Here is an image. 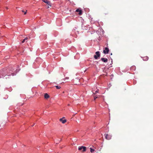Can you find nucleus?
I'll list each match as a JSON object with an SVG mask.
<instances>
[{"label": "nucleus", "mask_w": 153, "mask_h": 153, "mask_svg": "<svg viewBox=\"0 0 153 153\" xmlns=\"http://www.w3.org/2000/svg\"><path fill=\"white\" fill-rule=\"evenodd\" d=\"M136 67L134 65L132 66L130 68V70L132 71H134L136 70Z\"/></svg>", "instance_id": "17"}, {"label": "nucleus", "mask_w": 153, "mask_h": 153, "mask_svg": "<svg viewBox=\"0 0 153 153\" xmlns=\"http://www.w3.org/2000/svg\"><path fill=\"white\" fill-rule=\"evenodd\" d=\"M42 1L45 3H46L48 5H49L51 7L52 4L50 1H48V0H43Z\"/></svg>", "instance_id": "13"}, {"label": "nucleus", "mask_w": 153, "mask_h": 153, "mask_svg": "<svg viewBox=\"0 0 153 153\" xmlns=\"http://www.w3.org/2000/svg\"><path fill=\"white\" fill-rule=\"evenodd\" d=\"M24 39L26 40H27L28 39L27 37H26Z\"/></svg>", "instance_id": "33"}, {"label": "nucleus", "mask_w": 153, "mask_h": 153, "mask_svg": "<svg viewBox=\"0 0 153 153\" xmlns=\"http://www.w3.org/2000/svg\"><path fill=\"white\" fill-rule=\"evenodd\" d=\"M114 77V75L113 74H111L110 75L111 79H112Z\"/></svg>", "instance_id": "29"}, {"label": "nucleus", "mask_w": 153, "mask_h": 153, "mask_svg": "<svg viewBox=\"0 0 153 153\" xmlns=\"http://www.w3.org/2000/svg\"><path fill=\"white\" fill-rule=\"evenodd\" d=\"M95 31L92 27H90L88 32L90 33L91 34L94 33Z\"/></svg>", "instance_id": "11"}, {"label": "nucleus", "mask_w": 153, "mask_h": 153, "mask_svg": "<svg viewBox=\"0 0 153 153\" xmlns=\"http://www.w3.org/2000/svg\"><path fill=\"white\" fill-rule=\"evenodd\" d=\"M79 31L78 30L77 28L76 27H75L72 30L71 33V35L72 36L75 38L77 37V35L78 34Z\"/></svg>", "instance_id": "2"}, {"label": "nucleus", "mask_w": 153, "mask_h": 153, "mask_svg": "<svg viewBox=\"0 0 153 153\" xmlns=\"http://www.w3.org/2000/svg\"><path fill=\"white\" fill-rule=\"evenodd\" d=\"M141 57L143 59V60L144 61H147L149 59V57L147 56H145L144 57L141 56Z\"/></svg>", "instance_id": "14"}, {"label": "nucleus", "mask_w": 153, "mask_h": 153, "mask_svg": "<svg viewBox=\"0 0 153 153\" xmlns=\"http://www.w3.org/2000/svg\"><path fill=\"white\" fill-rule=\"evenodd\" d=\"M68 106H70V104H68Z\"/></svg>", "instance_id": "39"}, {"label": "nucleus", "mask_w": 153, "mask_h": 153, "mask_svg": "<svg viewBox=\"0 0 153 153\" xmlns=\"http://www.w3.org/2000/svg\"><path fill=\"white\" fill-rule=\"evenodd\" d=\"M84 10L87 13L90 10L89 9H88V8H85Z\"/></svg>", "instance_id": "23"}, {"label": "nucleus", "mask_w": 153, "mask_h": 153, "mask_svg": "<svg viewBox=\"0 0 153 153\" xmlns=\"http://www.w3.org/2000/svg\"><path fill=\"white\" fill-rule=\"evenodd\" d=\"M47 35L46 34H43L40 35V37L42 39H45L47 38Z\"/></svg>", "instance_id": "12"}, {"label": "nucleus", "mask_w": 153, "mask_h": 153, "mask_svg": "<svg viewBox=\"0 0 153 153\" xmlns=\"http://www.w3.org/2000/svg\"><path fill=\"white\" fill-rule=\"evenodd\" d=\"M109 51V50L108 47H106L105 49L103 50V53L105 54H107L108 53Z\"/></svg>", "instance_id": "8"}, {"label": "nucleus", "mask_w": 153, "mask_h": 153, "mask_svg": "<svg viewBox=\"0 0 153 153\" xmlns=\"http://www.w3.org/2000/svg\"><path fill=\"white\" fill-rule=\"evenodd\" d=\"M106 46L107 47H108V43L107 42V43H106Z\"/></svg>", "instance_id": "35"}, {"label": "nucleus", "mask_w": 153, "mask_h": 153, "mask_svg": "<svg viewBox=\"0 0 153 153\" xmlns=\"http://www.w3.org/2000/svg\"><path fill=\"white\" fill-rule=\"evenodd\" d=\"M110 59L111 61V63L110 64V65H111L112 64V59L111 58H110L109 59V60H110Z\"/></svg>", "instance_id": "30"}, {"label": "nucleus", "mask_w": 153, "mask_h": 153, "mask_svg": "<svg viewBox=\"0 0 153 153\" xmlns=\"http://www.w3.org/2000/svg\"><path fill=\"white\" fill-rule=\"evenodd\" d=\"M42 59H41L39 57H37L36 59L35 60V63L36 64V62L37 64H39L41 63H42Z\"/></svg>", "instance_id": "6"}, {"label": "nucleus", "mask_w": 153, "mask_h": 153, "mask_svg": "<svg viewBox=\"0 0 153 153\" xmlns=\"http://www.w3.org/2000/svg\"><path fill=\"white\" fill-rule=\"evenodd\" d=\"M105 138L108 140H109L111 139L112 136L110 134H105Z\"/></svg>", "instance_id": "9"}, {"label": "nucleus", "mask_w": 153, "mask_h": 153, "mask_svg": "<svg viewBox=\"0 0 153 153\" xmlns=\"http://www.w3.org/2000/svg\"><path fill=\"white\" fill-rule=\"evenodd\" d=\"M101 60L104 62H107L108 61V59L105 58H102L101 59Z\"/></svg>", "instance_id": "16"}, {"label": "nucleus", "mask_w": 153, "mask_h": 153, "mask_svg": "<svg viewBox=\"0 0 153 153\" xmlns=\"http://www.w3.org/2000/svg\"><path fill=\"white\" fill-rule=\"evenodd\" d=\"M65 42L68 44H70L71 43V41L69 39H65Z\"/></svg>", "instance_id": "21"}, {"label": "nucleus", "mask_w": 153, "mask_h": 153, "mask_svg": "<svg viewBox=\"0 0 153 153\" xmlns=\"http://www.w3.org/2000/svg\"><path fill=\"white\" fill-rule=\"evenodd\" d=\"M76 12L78 13V14L79 15H81L82 14V11L80 8H79L77 9Z\"/></svg>", "instance_id": "7"}, {"label": "nucleus", "mask_w": 153, "mask_h": 153, "mask_svg": "<svg viewBox=\"0 0 153 153\" xmlns=\"http://www.w3.org/2000/svg\"><path fill=\"white\" fill-rule=\"evenodd\" d=\"M55 87L57 89H59L61 88V87L58 85H56L55 86Z\"/></svg>", "instance_id": "25"}, {"label": "nucleus", "mask_w": 153, "mask_h": 153, "mask_svg": "<svg viewBox=\"0 0 153 153\" xmlns=\"http://www.w3.org/2000/svg\"><path fill=\"white\" fill-rule=\"evenodd\" d=\"M17 116L16 114H14L13 117H16Z\"/></svg>", "instance_id": "36"}, {"label": "nucleus", "mask_w": 153, "mask_h": 153, "mask_svg": "<svg viewBox=\"0 0 153 153\" xmlns=\"http://www.w3.org/2000/svg\"><path fill=\"white\" fill-rule=\"evenodd\" d=\"M79 53H77L76 54V56H74L75 58L77 56H79Z\"/></svg>", "instance_id": "27"}, {"label": "nucleus", "mask_w": 153, "mask_h": 153, "mask_svg": "<svg viewBox=\"0 0 153 153\" xmlns=\"http://www.w3.org/2000/svg\"><path fill=\"white\" fill-rule=\"evenodd\" d=\"M82 149V152H85L86 150V147L85 146H81L79 147L78 148V150H81Z\"/></svg>", "instance_id": "10"}, {"label": "nucleus", "mask_w": 153, "mask_h": 153, "mask_svg": "<svg viewBox=\"0 0 153 153\" xmlns=\"http://www.w3.org/2000/svg\"><path fill=\"white\" fill-rule=\"evenodd\" d=\"M25 41L26 40L25 39H24L22 42V43H24L25 42Z\"/></svg>", "instance_id": "31"}, {"label": "nucleus", "mask_w": 153, "mask_h": 153, "mask_svg": "<svg viewBox=\"0 0 153 153\" xmlns=\"http://www.w3.org/2000/svg\"><path fill=\"white\" fill-rule=\"evenodd\" d=\"M64 117H63L62 118H61L60 119V121L62 122V123H65L67 121V120L66 119L63 120V118Z\"/></svg>", "instance_id": "19"}, {"label": "nucleus", "mask_w": 153, "mask_h": 153, "mask_svg": "<svg viewBox=\"0 0 153 153\" xmlns=\"http://www.w3.org/2000/svg\"><path fill=\"white\" fill-rule=\"evenodd\" d=\"M69 77H66L65 78L63 79H62L64 81L66 79H69Z\"/></svg>", "instance_id": "28"}, {"label": "nucleus", "mask_w": 153, "mask_h": 153, "mask_svg": "<svg viewBox=\"0 0 153 153\" xmlns=\"http://www.w3.org/2000/svg\"><path fill=\"white\" fill-rule=\"evenodd\" d=\"M23 111V110H22V111H21V113H22V111Z\"/></svg>", "instance_id": "40"}, {"label": "nucleus", "mask_w": 153, "mask_h": 153, "mask_svg": "<svg viewBox=\"0 0 153 153\" xmlns=\"http://www.w3.org/2000/svg\"><path fill=\"white\" fill-rule=\"evenodd\" d=\"M92 91L93 93V94L95 95L97 93H99V90L97 88V87L95 86L92 88Z\"/></svg>", "instance_id": "3"}, {"label": "nucleus", "mask_w": 153, "mask_h": 153, "mask_svg": "<svg viewBox=\"0 0 153 153\" xmlns=\"http://www.w3.org/2000/svg\"><path fill=\"white\" fill-rule=\"evenodd\" d=\"M55 33H56V34L57 35L58 34V32L57 31H56Z\"/></svg>", "instance_id": "38"}, {"label": "nucleus", "mask_w": 153, "mask_h": 153, "mask_svg": "<svg viewBox=\"0 0 153 153\" xmlns=\"http://www.w3.org/2000/svg\"><path fill=\"white\" fill-rule=\"evenodd\" d=\"M103 75H105V76H108V73H105V74H103Z\"/></svg>", "instance_id": "32"}, {"label": "nucleus", "mask_w": 153, "mask_h": 153, "mask_svg": "<svg viewBox=\"0 0 153 153\" xmlns=\"http://www.w3.org/2000/svg\"><path fill=\"white\" fill-rule=\"evenodd\" d=\"M90 152L91 153H93L94 152V151L95 150L94 149L91 148H90Z\"/></svg>", "instance_id": "24"}, {"label": "nucleus", "mask_w": 153, "mask_h": 153, "mask_svg": "<svg viewBox=\"0 0 153 153\" xmlns=\"http://www.w3.org/2000/svg\"><path fill=\"white\" fill-rule=\"evenodd\" d=\"M112 67L111 66H110L107 69L106 68V67H104V69H103V71L105 73H108L107 71L109 69V68L111 67Z\"/></svg>", "instance_id": "15"}, {"label": "nucleus", "mask_w": 153, "mask_h": 153, "mask_svg": "<svg viewBox=\"0 0 153 153\" xmlns=\"http://www.w3.org/2000/svg\"><path fill=\"white\" fill-rule=\"evenodd\" d=\"M111 55H112V53H111Z\"/></svg>", "instance_id": "41"}, {"label": "nucleus", "mask_w": 153, "mask_h": 153, "mask_svg": "<svg viewBox=\"0 0 153 153\" xmlns=\"http://www.w3.org/2000/svg\"><path fill=\"white\" fill-rule=\"evenodd\" d=\"M22 11L23 13H24V14L25 15L27 13V10H26V11H25L24 10H22Z\"/></svg>", "instance_id": "26"}, {"label": "nucleus", "mask_w": 153, "mask_h": 153, "mask_svg": "<svg viewBox=\"0 0 153 153\" xmlns=\"http://www.w3.org/2000/svg\"><path fill=\"white\" fill-rule=\"evenodd\" d=\"M96 55L94 56V57L96 59H97L100 58V53L99 51H97L95 52Z\"/></svg>", "instance_id": "5"}, {"label": "nucleus", "mask_w": 153, "mask_h": 153, "mask_svg": "<svg viewBox=\"0 0 153 153\" xmlns=\"http://www.w3.org/2000/svg\"><path fill=\"white\" fill-rule=\"evenodd\" d=\"M16 71H14V69L12 66H9L7 68H3L0 70V77H3L7 76H8L16 75L20 70L19 66Z\"/></svg>", "instance_id": "1"}, {"label": "nucleus", "mask_w": 153, "mask_h": 153, "mask_svg": "<svg viewBox=\"0 0 153 153\" xmlns=\"http://www.w3.org/2000/svg\"><path fill=\"white\" fill-rule=\"evenodd\" d=\"M35 123H33L32 125H31V126L32 127L33 126L35 125Z\"/></svg>", "instance_id": "37"}, {"label": "nucleus", "mask_w": 153, "mask_h": 153, "mask_svg": "<svg viewBox=\"0 0 153 153\" xmlns=\"http://www.w3.org/2000/svg\"><path fill=\"white\" fill-rule=\"evenodd\" d=\"M5 9H6L7 10H8V7H5Z\"/></svg>", "instance_id": "34"}, {"label": "nucleus", "mask_w": 153, "mask_h": 153, "mask_svg": "<svg viewBox=\"0 0 153 153\" xmlns=\"http://www.w3.org/2000/svg\"><path fill=\"white\" fill-rule=\"evenodd\" d=\"M50 97L49 95L45 93L44 95V97L45 99H48Z\"/></svg>", "instance_id": "20"}, {"label": "nucleus", "mask_w": 153, "mask_h": 153, "mask_svg": "<svg viewBox=\"0 0 153 153\" xmlns=\"http://www.w3.org/2000/svg\"><path fill=\"white\" fill-rule=\"evenodd\" d=\"M101 96H99L97 95H94V100H95L96 99L99 97H100Z\"/></svg>", "instance_id": "22"}, {"label": "nucleus", "mask_w": 153, "mask_h": 153, "mask_svg": "<svg viewBox=\"0 0 153 153\" xmlns=\"http://www.w3.org/2000/svg\"><path fill=\"white\" fill-rule=\"evenodd\" d=\"M79 57H78L77 58V59H79Z\"/></svg>", "instance_id": "42"}, {"label": "nucleus", "mask_w": 153, "mask_h": 153, "mask_svg": "<svg viewBox=\"0 0 153 153\" xmlns=\"http://www.w3.org/2000/svg\"><path fill=\"white\" fill-rule=\"evenodd\" d=\"M22 111L21 110H19V111H18L17 110L16 111V110H15V113L17 114H18L19 116L21 117L22 115H24L25 114V111H23L22 113H21Z\"/></svg>", "instance_id": "4"}, {"label": "nucleus", "mask_w": 153, "mask_h": 153, "mask_svg": "<svg viewBox=\"0 0 153 153\" xmlns=\"http://www.w3.org/2000/svg\"><path fill=\"white\" fill-rule=\"evenodd\" d=\"M88 18L90 21V22L91 23V24L94 23L95 22H94V21L92 20L93 18L91 17V16H89Z\"/></svg>", "instance_id": "18"}]
</instances>
